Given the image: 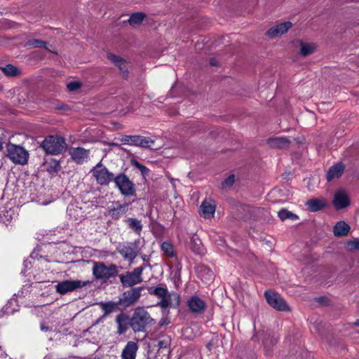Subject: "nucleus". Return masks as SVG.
Masks as SVG:
<instances>
[{"instance_id":"obj_1","label":"nucleus","mask_w":359,"mask_h":359,"mask_svg":"<svg viewBox=\"0 0 359 359\" xmlns=\"http://www.w3.org/2000/svg\"><path fill=\"white\" fill-rule=\"evenodd\" d=\"M153 321L154 320L144 308L137 307L135 309L133 315L130 320V325L135 332H143L146 327Z\"/></svg>"},{"instance_id":"obj_2","label":"nucleus","mask_w":359,"mask_h":359,"mask_svg":"<svg viewBox=\"0 0 359 359\" xmlns=\"http://www.w3.org/2000/svg\"><path fill=\"white\" fill-rule=\"evenodd\" d=\"M118 273V267L114 264L109 265L101 262H94L93 266V274L97 280L106 281L110 278H115Z\"/></svg>"},{"instance_id":"obj_3","label":"nucleus","mask_w":359,"mask_h":359,"mask_svg":"<svg viewBox=\"0 0 359 359\" xmlns=\"http://www.w3.org/2000/svg\"><path fill=\"white\" fill-rule=\"evenodd\" d=\"M41 147L48 154L58 155L66 150L67 144L63 137L51 135L44 139Z\"/></svg>"},{"instance_id":"obj_4","label":"nucleus","mask_w":359,"mask_h":359,"mask_svg":"<svg viewBox=\"0 0 359 359\" xmlns=\"http://www.w3.org/2000/svg\"><path fill=\"white\" fill-rule=\"evenodd\" d=\"M6 156L15 164L25 165L27 163L29 153L22 147L8 143L6 147Z\"/></svg>"},{"instance_id":"obj_5","label":"nucleus","mask_w":359,"mask_h":359,"mask_svg":"<svg viewBox=\"0 0 359 359\" xmlns=\"http://www.w3.org/2000/svg\"><path fill=\"white\" fill-rule=\"evenodd\" d=\"M90 173L100 186H107L114 179V174L109 172L101 162L93 168Z\"/></svg>"},{"instance_id":"obj_6","label":"nucleus","mask_w":359,"mask_h":359,"mask_svg":"<svg viewBox=\"0 0 359 359\" xmlns=\"http://www.w3.org/2000/svg\"><path fill=\"white\" fill-rule=\"evenodd\" d=\"M144 266L135 268L133 271L126 272L119 276V279L123 287H132L142 282Z\"/></svg>"},{"instance_id":"obj_7","label":"nucleus","mask_w":359,"mask_h":359,"mask_svg":"<svg viewBox=\"0 0 359 359\" xmlns=\"http://www.w3.org/2000/svg\"><path fill=\"white\" fill-rule=\"evenodd\" d=\"M114 182L123 196H128L135 194L134 184L125 174H118L114 177Z\"/></svg>"},{"instance_id":"obj_8","label":"nucleus","mask_w":359,"mask_h":359,"mask_svg":"<svg viewBox=\"0 0 359 359\" xmlns=\"http://www.w3.org/2000/svg\"><path fill=\"white\" fill-rule=\"evenodd\" d=\"M120 141L124 144L143 148H151L154 144V142L151 138L140 135H123Z\"/></svg>"},{"instance_id":"obj_9","label":"nucleus","mask_w":359,"mask_h":359,"mask_svg":"<svg viewBox=\"0 0 359 359\" xmlns=\"http://www.w3.org/2000/svg\"><path fill=\"white\" fill-rule=\"evenodd\" d=\"M265 297L267 303L273 309L280 311L290 310L286 302L278 293L271 291H266Z\"/></svg>"},{"instance_id":"obj_10","label":"nucleus","mask_w":359,"mask_h":359,"mask_svg":"<svg viewBox=\"0 0 359 359\" xmlns=\"http://www.w3.org/2000/svg\"><path fill=\"white\" fill-rule=\"evenodd\" d=\"M88 284V282H83L79 280H64L60 282L55 285V290L57 293L65 294L73 292L76 289L83 287Z\"/></svg>"},{"instance_id":"obj_11","label":"nucleus","mask_w":359,"mask_h":359,"mask_svg":"<svg viewBox=\"0 0 359 359\" xmlns=\"http://www.w3.org/2000/svg\"><path fill=\"white\" fill-rule=\"evenodd\" d=\"M187 305L189 311L195 314L203 313L206 308L205 300L197 295L189 297L187 299Z\"/></svg>"},{"instance_id":"obj_12","label":"nucleus","mask_w":359,"mask_h":359,"mask_svg":"<svg viewBox=\"0 0 359 359\" xmlns=\"http://www.w3.org/2000/svg\"><path fill=\"white\" fill-rule=\"evenodd\" d=\"M142 290V287H138L125 292L123 294V297L120 299L121 303L126 307L134 304L140 298Z\"/></svg>"},{"instance_id":"obj_13","label":"nucleus","mask_w":359,"mask_h":359,"mask_svg":"<svg viewBox=\"0 0 359 359\" xmlns=\"http://www.w3.org/2000/svg\"><path fill=\"white\" fill-rule=\"evenodd\" d=\"M69 154L74 162L77 164H83L89 160L90 151L83 147H72Z\"/></svg>"},{"instance_id":"obj_14","label":"nucleus","mask_w":359,"mask_h":359,"mask_svg":"<svg viewBox=\"0 0 359 359\" xmlns=\"http://www.w3.org/2000/svg\"><path fill=\"white\" fill-rule=\"evenodd\" d=\"M292 27V22H283L279 24H277L270 28L266 32V35L270 38H277L279 37L284 34L287 33V31Z\"/></svg>"},{"instance_id":"obj_15","label":"nucleus","mask_w":359,"mask_h":359,"mask_svg":"<svg viewBox=\"0 0 359 359\" xmlns=\"http://www.w3.org/2000/svg\"><path fill=\"white\" fill-rule=\"evenodd\" d=\"M67 212L69 218L76 224L81 222L86 218V215L83 209L76 204L69 205Z\"/></svg>"},{"instance_id":"obj_16","label":"nucleus","mask_w":359,"mask_h":359,"mask_svg":"<svg viewBox=\"0 0 359 359\" xmlns=\"http://www.w3.org/2000/svg\"><path fill=\"white\" fill-rule=\"evenodd\" d=\"M216 205L212 200H205L202 202L199 208V214L205 219H210L214 217Z\"/></svg>"},{"instance_id":"obj_17","label":"nucleus","mask_w":359,"mask_h":359,"mask_svg":"<svg viewBox=\"0 0 359 359\" xmlns=\"http://www.w3.org/2000/svg\"><path fill=\"white\" fill-rule=\"evenodd\" d=\"M118 252L125 259L133 262L137 255V250L133 243L121 245L118 248Z\"/></svg>"},{"instance_id":"obj_18","label":"nucleus","mask_w":359,"mask_h":359,"mask_svg":"<svg viewBox=\"0 0 359 359\" xmlns=\"http://www.w3.org/2000/svg\"><path fill=\"white\" fill-rule=\"evenodd\" d=\"M350 204L347 194L342 191H337L334 196L333 205L336 209L339 210L348 206Z\"/></svg>"},{"instance_id":"obj_19","label":"nucleus","mask_w":359,"mask_h":359,"mask_svg":"<svg viewBox=\"0 0 359 359\" xmlns=\"http://www.w3.org/2000/svg\"><path fill=\"white\" fill-rule=\"evenodd\" d=\"M138 345L136 342L130 341L123 348L121 353V359H135Z\"/></svg>"},{"instance_id":"obj_20","label":"nucleus","mask_w":359,"mask_h":359,"mask_svg":"<svg viewBox=\"0 0 359 359\" xmlns=\"http://www.w3.org/2000/svg\"><path fill=\"white\" fill-rule=\"evenodd\" d=\"M112 205V208L109 211V214L114 219H118L125 214L128 206L127 204H121L118 201L114 202Z\"/></svg>"},{"instance_id":"obj_21","label":"nucleus","mask_w":359,"mask_h":359,"mask_svg":"<svg viewBox=\"0 0 359 359\" xmlns=\"http://www.w3.org/2000/svg\"><path fill=\"white\" fill-rule=\"evenodd\" d=\"M1 220L8 225L17 218V213L15 210L11 207L5 208L0 213Z\"/></svg>"},{"instance_id":"obj_22","label":"nucleus","mask_w":359,"mask_h":359,"mask_svg":"<svg viewBox=\"0 0 359 359\" xmlns=\"http://www.w3.org/2000/svg\"><path fill=\"white\" fill-rule=\"evenodd\" d=\"M290 143V140L283 137H276L268 140V144L271 148L285 149L289 147Z\"/></svg>"},{"instance_id":"obj_23","label":"nucleus","mask_w":359,"mask_h":359,"mask_svg":"<svg viewBox=\"0 0 359 359\" xmlns=\"http://www.w3.org/2000/svg\"><path fill=\"white\" fill-rule=\"evenodd\" d=\"M350 230V226L344 221H339L333 227V233L335 236H345Z\"/></svg>"},{"instance_id":"obj_24","label":"nucleus","mask_w":359,"mask_h":359,"mask_svg":"<svg viewBox=\"0 0 359 359\" xmlns=\"http://www.w3.org/2000/svg\"><path fill=\"white\" fill-rule=\"evenodd\" d=\"M107 58L115 64L120 69L121 72L123 74L128 72V64L121 58L119 56L115 55L111 53L107 55Z\"/></svg>"},{"instance_id":"obj_25","label":"nucleus","mask_w":359,"mask_h":359,"mask_svg":"<svg viewBox=\"0 0 359 359\" xmlns=\"http://www.w3.org/2000/svg\"><path fill=\"white\" fill-rule=\"evenodd\" d=\"M198 276L204 282L208 283L213 280L214 273L207 266H201L198 268Z\"/></svg>"},{"instance_id":"obj_26","label":"nucleus","mask_w":359,"mask_h":359,"mask_svg":"<svg viewBox=\"0 0 359 359\" xmlns=\"http://www.w3.org/2000/svg\"><path fill=\"white\" fill-rule=\"evenodd\" d=\"M299 53L302 56L306 57L314 53L316 49V45L313 43H307L302 41H299Z\"/></svg>"},{"instance_id":"obj_27","label":"nucleus","mask_w":359,"mask_h":359,"mask_svg":"<svg viewBox=\"0 0 359 359\" xmlns=\"http://www.w3.org/2000/svg\"><path fill=\"white\" fill-rule=\"evenodd\" d=\"M306 205L311 211L316 212L323 209L326 205V202L323 199L313 198L309 200Z\"/></svg>"},{"instance_id":"obj_28","label":"nucleus","mask_w":359,"mask_h":359,"mask_svg":"<svg viewBox=\"0 0 359 359\" xmlns=\"http://www.w3.org/2000/svg\"><path fill=\"white\" fill-rule=\"evenodd\" d=\"M344 171V166L341 163L336 164L332 166L327 175V179L328 181H331L334 178H337L342 174Z\"/></svg>"},{"instance_id":"obj_29","label":"nucleus","mask_w":359,"mask_h":359,"mask_svg":"<svg viewBox=\"0 0 359 359\" xmlns=\"http://www.w3.org/2000/svg\"><path fill=\"white\" fill-rule=\"evenodd\" d=\"M116 323L118 325L117 333L118 334H124L128 329V321L126 317L120 314L116 317Z\"/></svg>"},{"instance_id":"obj_30","label":"nucleus","mask_w":359,"mask_h":359,"mask_svg":"<svg viewBox=\"0 0 359 359\" xmlns=\"http://www.w3.org/2000/svg\"><path fill=\"white\" fill-rule=\"evenodd\" d=\"M165 298L167 299V301L169 303L170 307L176 308L180 305L181 298L177 292H172L168 293L167 292Z\"/></svg>"},{"instance_id":"obj_31","label":"nucleus","mask_w":359,"mask_h":359,"mask_svg":"<svg viewBox=\"0 0 359 359\" xmlns=\"http://www.w3.org/2000/svg\"><path fill=\"white\" fill-rule=\"evenodd\" d=\"M161 250L163 255L168 257H173L175 256L172 245L167 241L163 242L161 245Z\"/></svg>"},{"instance_id":"obj_32","label":"nucleus","mask_w":359,"mask_h":359,"mask_svg":"<svg viewBox=\"0 0 359 359\" xmlns=\"http://www.w3.org/2000/svg\"><path fill=\"white\" fill-rule=\"evenodd\" d=\"M190 247L192 251L196 254L201 255L203 253V247L201 241L197 238H192L191 240Z\"/></svg>"},{"instance_id":"obj_33","label":"nucleus","mask_w":359,"mask_h":359,"mask_svg":"<svg viewBox=\"0 0 359 359\" xmlns=\"http://www.w3.org/2000/svg\"><path fill=\"white\" fill-rule=\"evenodd\" d=\"M278 217H280V219L283 221L287 219H290L292 220H296V219H299V217L292 213V212L290 211H288L286 209H282L280 210L278 212Z\"/></svg>"},{"instance_id":"obj_34","label":"nucleus","mask_w":359,"mask_h":359,"mask_svg":"<svg viewBox=\"0 0 359 359\" xmlns=\"http://www.w3.org/2000/svg\"><path fill=\"white\" fill-rule=\"evenodd\" d=\"M126 223L130 229H133L137 233H140L142 229L141 222L137 219L128 218L126 219Z\"/></svg>"},{"instance_id":"obj_35","label":"nucleus","mask_w":359,"mask_h":359,"mask_svg":"<svg viewBox=\"0 0 359 359\" xmlns=\"http://www.w3.org/2000/svg\"><path fill=\"white\" fill-rule=\"evenodd\" d=\"M144 18V15L142 13H136L130 15L128 19V22L131 25H140Z\"/></svg>"},{"instance_id":"obj_36","label":"nucleus","mask_w":359,"mask_h":359,"mask_svg":"<svg viewBox=\"0 0 359 359\" xmlns=\"http://www.w3.org/2000/svg\"><path fill=\"white\" fill-rule=\"evenodd\" d=\"M1 69L5 74L10 76H16L20 73L19 69L12 65H7L5 67H1Z\"/></svg>"},{"instance_id":"obj_37","label":"nucleus","mask_w":359,"mask_h":359,"mask_svg":"<svg viewBox=\"0 0 359 359\" xmlns=\"http://www.w3.org/2000/svg\"><path fill=\"white\" fill-rule=\"evenodd\" d=\"M99 305L101 307V309L104 311V314L111 313L116 307V304L113 302H101L99 303Z\"/></svg>"},{"instance_id":"obj_38","label":"nucleus","mask_w":359,"mask_h":359,"mask_svg":"<svg viewBox=\"0 0 359 359\" xmlns=\"http://www.w3.org/2000/svg\"><path fill=\"white\" fill-rule=\"evenodd\" d=\"M149 292L161 299L166 296L168 290L165 287L158 286L153 290H149Z\"/></svg>"},{"instance_id":"obj_39","label":"nucleus","mask_w":359,"mask_h":359,"mask_svg":"<svg viewBox=\"0 0 359 359\" xmlns=\"http://www.w3.org/2000/svg\"><path fill=\"white\" fill-rule=\"evenodd\" d=\"M26 45L27 46H29V47H32V48H46V42H44L43 41H41V40H38V39H31V40H29Z\"/></svg>"},{"instance_id":"obj_40","label":"nucleus","mask_w":359,"mask_h":359,"mask_svg":"<svg viewBox=\"0 0 359 359\" xmlns=\"http://www.w3.org/2000/svg\"><path fill=\"white\" fill-rule=\"evenodd\" d=\"M235 182V176L233 175H231L229 176L222 184V187L223 189H227L231 187Z\"/></svg>"},{"instance_id":"obj_41","label":"nucleus","mask_w":359,"mask_h":359,"mask_svg":"<svg viewBox=\"0 0 359 359\" xmlns=\"http://www.w3.org/2000/svg\"><path fill=\"white\" fill-rule=\"evenodd\" d=\"M81 86V83L78 81H71L67 85V88L69 91H76L79 90Z\"/></svg>"},{"instance_id":"obj_42","label":"nucleus","mask_w":359,"mask_h":359,"mask_svg":"<svg viewBox=\"0 0 359 359\" xmlns=\"http://www.w3.org/2000/svg\"><path fill=\"white\" fill-rule=\"evenodd\" d=\"M133 164L141 171L142 175H147L148 174L149 169L147 167H145L144 165L140 164L137 161H134L133 162Z\"/></svg>"},{"instance_id":"obj_43","label":"nucleus","mask_w":359,"mask_h":359,"mask_svg":"<svg viewBox=\"0 0 359 359\" xmlns=\"http://www.w3.org/2000/svg\"><path fill=\"white\" fill-rule=\"evenodd\" d=\"M170 338L168 337H164L163 339L159 340L158 346L159 348H167L170 344Z\"/></svg>"},{"instance_id":"obj_44","label":"nucleus","mask_w":359,"mask_h":359,"mask_svg":"<svg viewBox=\"0 0 359 359\" xmlns=\"http://www.w3.org/2000/svg\"><path fill=\"white\" fill-rule=\"evenodd\" d=\"M158 305L162 308H168L170 307L169 303L167 301L165 297L164 298H161V302L158 303Z\"/></svg>"},{"instance_id":"obj_45","label":"nucleus","mask_w":359,"mask_h":359,"mask_svg":"<svg viewBox=\"0 0 359 359\" xmlns=\"http://www.w3.org/2000/svg\"><path fill=\"white\" fill-rule=\"evenodd\" d=\"M349 246L351 248L359 250V240L353 241L349 243Z\"/></svg>"},{"instance_id":"obj_46","label":"nucleus","mask_w":359,"mask_h":359,"mask_svg":"<svg viewBox=\"0 0 359 359\" xmlns=\"http://www.w3.org/2000/svg\"><path fill=\"white\" fill-rule=\"evenodd\" d=\"M41 330L45 332L50 330L49 327L48 326L44 325L43 324L41 325Z\"/></svg>"},{"instance_id":"obj_47","label":"nucleus","mask_w":359,"mask_h":359,"mask_svg":"<svg viewBox=\"0 0 359 359\" xmlns=\"http://www.w3.org/2000/svg\"><path fill=\"white\" fill-rule=\"evenodd\" d=\"M264 348H265L266 353L267 355H269V354H270V351H269V350H268V349L266 348V346H267V341H265L264 342Z\"/></svg>"},{"instance_id":"obj_48","label":"nucleus","mask_w":359,"mask_h":359,"mask_svg":"<svg viewBox=\"0 0 359 359\" xmlns=\"http://www.w3.org/2000/svg\"><path fill=\"white\" fill-rule=\"evenodd\" d=\"M276 341H277V340L274 339L271 340V344L273 345H274L276 343Z\"/></svg>"},{"instance_id":"obj_49","label":"nucleus","mask_w":359,"mask_h":359,"mask_svg":"<svg viewBox=\"0 0 359 359\" xmlns=\"http://www.w3.org/2000/svg\"><path fill=\"white\" fill-rule=\"evenodd\" d=\"M2 147H3V146H2V142H1V141L0 140V151L2 149Z\"/></svg>"},{"instance_id":"obj_50","label":"nucleus","mask_w":359,"mask_h":359,"mask_svg":"<svg viewBox=\"0 0 359 359\" xmlns=\"http://www.w3.org/2000/svg\"><path fill=\"white\" fill-rule=\"evenodd\" d=\"M211 65H215V62L211 61Z\"/></svg>"},{"instance_id":"obj_51","label":"nucleus","mask_w":359,"mask_h":359,"mask_svg":"<svg viewBox=\"0 0 359 359\" xmlns=\"http://www.w3.org/2000/svg\"><path fill=\"white\" fill-rule=\"evenodd\" d=\"M211 65H215V62L211 61Z\"/></svg>"},{"instance_id":"obj_52","label":"nucleus","mask_w":359,"mask_h":359,"mask_svg":"<svg viewBox=\"0 0 359 359\" xmlns=\"http://www.w3.org/2000/svg\"><path fill=\"white\" fill-rule=\"evenodd\" d=\"M57 165H58V170H60V163H57Z\"/></svg>"},{"instance_id":"obj_53","label":"nucleus","mask_w":359,"mask_h":359,"mask_svg":"<svg viewBox=\"0 0 359 359\" xmlns=\"http://www.w3.org/2000/svg\"><path fill=\"white\" fill-rule=\"evenodd\" d=\"M356 325L359 326V320L356 322Z\"/></svg>"}]
</instances>
